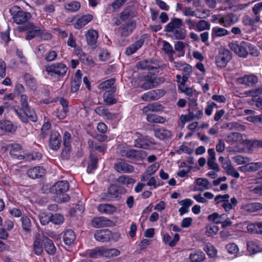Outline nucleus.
Listing matches in <instances>:
<instances>
[{
	"instance_id": "obj_13",
	"label": "nucleus",
	"mask_w": 262,
	"mask_h": 262,
	"mask_svg": "<svg viewBox=\"0 0 262 262\" xmlns=\"http://www.w3.org/2000/svg\"><path fill=\"white\" fill-rule=\"evenodd\" d=\"M136 27V21L130 20L121 25L118 29V32L122 37H126L133 32Z\"/></svg>"
},
{
	"instance_id": "obj_32",
	"label": "nucleus",
	"mask_w": 262,
	"mask_h": 262,
	"mask_svg": "<svg viewBox=\"0 0 262 262\" xmlns=\"http://www.w3.org/2000/svg\"><path fill=\"white\" fill-rule=\"evenodd\" d=\"M242 208L245 211L251 213L262 209V204L259 203H249L243 205Z\"/></svg>"
},
{
	"instance_id": "obj_22",
	"label": "nucleus",
	"mask_w": 262,
	"mask_h": 262,
	"mask_svg": "<svg viewBox=\"0 0 262 262\" xmlns=\"http://www.w3.org/2000/svg\"><path fill=\"white\" fill-rule=\"evenodd\" d=\"M42 242H43V240L40 234L38 233H36L33 243V251L36 255H41L43 252Z\"/></svg>"
},
{
	"instance_id": "obj_33",
	"label": "nucleus",
	"mask_w": 262,
	"mask_h": 262,
	"mask_svg": "<svg viewBox=\"0 0 262 262\" xmlns=\"http://www.w3.org/2000/svg\"><path fill=\"white\" fill-rule=\"evenodd\" d=\"M243 22L245 25L253 26L256 23H262V19L259 16L251 17L247 15L244 17Z\"/></svg>"
},
{
	"instance_id": "obj_51",
	"label": "nucleus",
	"mask_w": 262,
	"mask_h": 262,
	"mask_svg": "<svg viewBox=\"0 0 262 262\" xmlns=\"http://www.w3.org/2000/svg\"><path fill=\"white\" fill-rule=\"evenodd\" d=\"M21 220L23 230L26 232H30L31 227V222L30 219L27 216H24L21 217Z\"/></svg>"
},
{
	"instance_id": "obj_17",
	"label": "nucleus",
	"mask_w": 262,
	"mask_h": 262,
	"mask_svg": "<svg viewBox=\"0 0 262 262\" xmlns=\"http://www.w3.org/2000/svg\"><path fill=\"white\" fill-rule=\"evenodd\" d=\"M92 224L95 228H101L111 226L113 222L105 217L100 216L94 217L92 221Z\"/></svg>"
},
{
	"instance_id": "obj_55",
	"label": "nucleus",
	"mask_w": 262,
	"mask_h": 262,
	"mask_svg": "<svg viewBox=\"0 0 262 262\" xmlns=\"http://www.w3.org/2000/svg\"><path fill=\"white\" fill-rule=\"evenodd\" d=\"M90 161L89 163V166L87 170L90 172L91 170L95 169L97 166L98 159L96 157L91 155L90 156Z\"/></svg>"
},
{
	"instance_id": "obj_49",
	"label": "nucleus",
	"mask_w": 262,
	"mask_h": 262,
	"mask_svg": "<svg viewBox=\"0 0 262 262\" xmlns=\"http://www.w3.org/2000/svg\"><path fill=\"white\" fill-rule=\"evenodd\" d=\"M134 146L141 148H147L149 146V144L146 139L140 138L135 140Z\"/></svg>"
},
{
	"instance_id": "obj_53",
	"label": "nucleus",
	"mask_w": 262,
	"mask_h": 262,
	"mask_svg": "<svg viewBox=\"0 0 262 262\" xmlns=\"http://www.w3.org/2000/svg\"><path fill=\"white\" fill-rule=\"evenodd\" d=\"M228 34V31L224 28L214 27L212 29V36L222 37Z\"/></svg>"
},
{
	"instance_id": "obj_8",
	"label": "nucleus",
	"mask_w": 262,
	"mask_h": 262,
	"mask_svg": "<svg viewBox=\"0 0 262 262\" xmlns=\"http://www.w3.org/2000/svg\"><path fill=\"white\" fill-rule=\"evenodd\" d=\"M14 111L24 123H27L29 120L35 122L37 120L34 110L30 106L22 110L15 108Z\"/></svg>"
},
{
	"instance_id": "obj_2",
	"label": "nucleus",
	"mask_w": 262,
	"mask_h": 262,
	"mask_svg": "<svg viewBox=\"0 0 262 262\" xmlns=\"http://www.w3.org/2000/svg\"><path fill=\"white\" fill-rule=\"evenodd\" d=\"M69 189V184L67 181L56 182L50 189L51 192L55 194L60 202H66L70 200L66 192Z\"/></svg>"
},
{
	"instance_id": "obj_57",
	"label": "nucleus",
	"mask_w": 262,
	"mask_h": 262,
	"mask_svg": "<svg viewBox=\"0 0 262 262\" xmlns=\"http://www.w3.org/2000/svg\"><path fill=\"white\" fill-rule=\"evenodd\" d=\"M64 148L61 152V157L62 159L68 160L70 157L71 145H63Z\"/></svg>"
},
{
	"instance_id": "obj_52",
	"label": "nucleus",
	"mask_w": 262,
	"mask_h": 262,
	"mask_svg": "<svg viewBox=\"0 0 262 262\" xmlns=\"http://www.w3.org/2000/svg\"><path fill=\"white\" fill-rule=\"evenodd\" d=\"M102 247H100L90 250L88 252V254L91 257L97 258L98 256H102Z\"/></svg>"
},
{
	"instance_id": "obj_4",
	"label": "nucleus",
	"mask_w": 262,
	"mask_h": 262,
	"mask_svg": "<svg viewBox=\"0 0 262 262\" xmlns=\"http://www.w3.org/2000/svg\"><path fill=\"white\" fill-rule=\"evenodd\" d=\"M10 11L13 16V20L15 23L22 25V26L31 23L28 21L31 17L30 13L22 10L19 7H13Z\"/></svg>"
},
{
	"instance_id": "obj_59",
	"label": "nucleus",
	"mask_w": 262,
	"mask_h": 262,
	"mask_svg": "<svg viewBox=\"0 0 262 262\" xmlns=\"http://www.w3.org/2000/svg\"><path fill=\"white\" fill-rule=\"evenodd\" d=\"M204 250L210 257H213L216 255V250L211 245H207L205 246Z\"/></svg>"
},
{
	"instance_id": "obj_47",
	"label": "nucleus",
	"mask_w": 262,
	"mask_h": 262,
	"mask_svg": "<svg viewBox=\"0 0 262 262\" xmlns=\"http://www.w3.org/2000/svg\"><path fill=\"white\" fill-rule=\"evenodd\" d=\"M80 8V4L79 2L73 1L64 5V8L70 12H76Z\"/></svg>"
},
{
	"instance_id": "obj_20",
	"label": "nucleus",
	"mask_w": 262,
	"mask_h": 262,
	"mask_svg": "<svg viewBox=\"0 0 262 262\" xmlns=\"http://www.w3.org/2000/svg\"><path fill=\"white\" fill-rule=\"evenodd\" d=\"M114 168L119 173H132L134 170L132 165L125 162H118L115 163Z\"/></svg>"
},
{
	"instance_id": "obj_29",
	"label": "nucleus",
	"mask_w": 262,
	"mask_h": 262,
	"mask_svg": "<svg viewBox=\"0 0 262 262\" xmlns=\"http://www.w3.org/2000/svg\"><path fill=\"white\" fill-rule=\"evenodd\" d=\"M163 106L161 104L157 102H154L148 104L144 106L142 111L144 114H147L149 112H158L162 110Z\"/></svg>"
},
{
	"instance_id": "obj_58",
	"label": "nucleus",
	"mask_w": 262,
	"mask_h": 262,
	"mask_svg": "<svg viewBox=\"0 0 262 262\" xmlns=\"http://www.w3.org/2000/svg\"><path fill=\"white\" fill-rule=\"evenodd\" d=\"M51 222L54 224H60L62 223L64 221V217L63 215L58 213L51 214Z\"/></svg>"
},
{
	"instance_id": "obj_34",
	"label": "nucleus",
	"mask_w": 262,
	"mask_h": 262,
	"mask_svg": "<svg viewBox=\"0 0 262 262\" xmlns=\"http://www.w3.org/2000/svg\"><path fill=\"white\" fill-rule=\"evenodd\" d=\"M59 103L62 106V113H59V112H57L56 115L60 119H64L67 116V113L69 112V103L68 101L63 98H60Z\"/></svg>"
},
{
	"instance_id": "obj_12",
	"label": "nucleus",
	"mask_w": 262,
	"mask_h": 262,
	"mask_svg": "<svg viewBox=\"0 0 262 262\" xmlns=\"http://www.w3.org/2000/svg\"><path fill=\"white\" fill-rule=\"evenodd\" d=\"M61 142V137L59 133L56 130H52L49 137V147L54 150H57L60 147Z\"/></svg>"
},
{
	"instance_id": "obj_18",
	"label": "nucleus",
	"mask_w": 262,
	"mask_h": 262,
	"mask_svg": "<svg viewBox=\"0 0 262 262\" xmlns=\"http://www.w3.org/2000/svg\"><path fill=\"white\" fill-rule=\"evenodd\" d=\"M46 169L42 166H36L29 169L27 170V176L32 179L41 178L45 173Z\"/></svg>"
},
{
	"instance_id": "obj_6",
	"label": "nucleus",
	"mask_w": 262,
	"mask_h": 262,
	"mask_svg": "<svg viewBox=\"0 0 262 262\" xmlns=\"http://www.w3.org/2000/svg\"><path fill=\"white\" fill-rule=\"evenodd\" d=\"M251 48L253 51L251 54L255 56L258 55V52L257 49L253 47H251L248 43L242 42L240 45L236 43H230V49L234 51V52L242 57H246L248 53V49Z\"/></svg>"
},
{
	"instance_id": "obj_31",
	"label": "nucleus",
	"mask_w": 262,
	"mask_h": 262,
	"mask_svg": "<svg viewBox=\"0 0 262 262\" xmlns=\"http://www.w3.org/2000/svg\"><path fill=\"white\" fill-rule=\"evenodd\" d=\"M97 208L99 212L106 214H113L116 211V207L110 204H100Z\"/></svg>"
},
{
	"instance_id": "obj_48",
	"label": "nucleus",
	"mask_w": 262,
	"mask_h": 262,
	"mask_svg": "<svg viewBox=\"0 0 262 262\" xmlns=\"http://www.w3.org/2000/svg\"><path fill=\"white\" fill-rule=\"evenodd\" d=\"M210 24L204 20H200L197 21L196 30L201 32L206 30L210 29Z\"/></svg>"
},
{
	"instance_id": "obj_28",
	"label": "nucleus",
	"mask_w": 262,
	"mask_h": 262,
	"mask_svg": "<svg viewBox=\"0 0 262 262\" xmlns=\"http://www.w3.org/2000/svg\"><path fill=\"white\" fill-rule=\"evenodd\" d=\"M42 240L46 251L49 254H54L56 252V248L53 244L52 241L46 236H43Z\"/></svg>"
},
{
	"instance_id": "obj_14",
	"label": "nucleus",
	"mask_w": 262,
	"mask_h": 262,
	"mask_svg": "<svg viewBox=\"0 0 262 262\" xmlns=\"http://www.w3.org/2000/svg\"><path fill=\"white\" fill-rule=\"evenodd\" d=\"M229 51L224 48L220 49L218 55L216 57V63L217 67L224 68L228 62Z\"/></svg>"
},
{
	"instance_id": "obj_16",
	"label": "nucleus",
	"mask_w": 262,
	"mask_h": 262,
	"mask_svg": "<svg viewBox=\"0 0 262 262\" xmlns=\"http://www.w3.org/2000/svg\"><path fill=\"white\" fill-rule=\"evenodd\" d=\"M237 82L247 86H252L258 82V78L254 74L246 75L237 79Z\"/></svg>"
},
{
	"instance_id": "obj_3",
	"label": "nucleus",
	"mask_w": 262,
	"mask_h": 262,
	"mask_svg": "<svg viewBox=\"0 0 262 262\" xmlns=\"http://www.w3.org/2000/svg\"><path fill=\"white\" fill-rule=\"evenodd\" d=\"M18 32H22L27 31L25 35V39L30 40L37 36H41L43 35V30L35 26L33 23H28L24 26H20L17 28Z\"/></svg>"
},
{
	"instance_id": "obj_38",
	"label": "nucleus",
	"mask_w": 262,
	"mask_h": 262,
	"mask_svg": "<svg viewBox=\"0 0 262 262\" xmlns=\"http://www.w3.org/2000/svg\"><path fill=\"white\" fill-rule=\"evenodd\" d=\"M148 122L153 123H164L166 119L165 118L154 114H148L146 116Z\"/></svg>"
},
{
	"instance_id": "obj_46",
	"label": "nucleus",
	"mask_w": 262,
	"mask_h": 262,
	"mask_svg": "<svg viewBox=\"0 0 262 262\" xmlns=\"http://www.w3.org/2000/svg\"><path fill=\"white\" fill-rule=\"evenodd\" d=\"M247 246L248 251L251 254L260 252L261 250L258 244L253 241L248 242Z\"/></svg>"
},
{
	"instance_id": "obj_7",
	"label": "nucleus",
	"mask_w": 262,
	"mask_h": 262,
	"mask_svg": "<svg viewBox=\"0 0 262 262\" xmlns=\"http://www.w3.org/2000/svg\"><path fill=\"white\" fill-rule=\"evenodd\" d=\"M246 140L243 139V135L239 133L232 132L230 134V151L242 152L244 150Z\"/></svg>"
},
{
	"instance_id": "obj_56",
	"label": "nucleus",
	"mask_w": 262,
	"mask_h": 262,
	"mask_svg": "<svg viewBox=\"0 0 262 262\" xmlns=\"http://www.w3.org/2000/svg\"><path fill=\"white\" fill-rule=\"evenodd\" d=\"M238 246L234 243H230V258H235L240 256Z\"/></svg>"
},
{
	"instance_id": "obj_23",
	"label": "nucleus",
	"mask_w": 262,
	"mask_h": 262,
	"mask_svg": "<svg viewBox=\"0 0 262 262\" xmlns=\"http://www.w3.org/2000/svg\"><path fill=\"white\" fill-rule=\"evenodd\" d=\"M95 113L100 116H104L108 120H113L116 119V115L111 113L104 106H98L95 109Z\"/></svg>"
},
{
	"instance_id": "obj_62",
	"label": "nucleus",
	"mask_w": 262,
	"mask_h": 262,
	"mask_svg": "<svg viewBox=\"0 0 262 262\" xmlns=\"http://www.w3.org/2000/svg\"><path fill=\"white\" fill-rule=\"evenodd\" d=\"M182 10L183 14L186 16H196L198 18H200L196 15L195 11L190 7H185Z\"/></svg>"
},
{
	"instance_id": "obj_60",
	"label": "nucleus",
	"mask_w": 262,
	"mask_h": 262,
	"mask_svg": "<svg viewBox=\"0 0 262 262\" xmlns=\"http://www.w3.org/2000/svg\"><path fill=\"white\" fill-rule=\"evenodd\" d=\"M249 171H256L262 167V163L260 162L248 163Z\"/></svg>"
},
{
	"instance_id": "obj_40",
	"label": "nucleus",
	"mask_w": 262,
	"mask_h": 262,
	"mask_svg": "<svg viewBox=\"0 0 262 262\" xmlns=\"http://www.w3.org/2000/svg\"><path fill=\"white\" fill-rule=\"evenodd\" d=\"M120 253V251L116 249H106L102 247V256L110 258L119 255Z\"/></svg>"
},
{
	"instance_id": "obj_19",
	"label": "nucleus",
	"mask_w": 262,
	"mask_h": 262,
	"mask_svg": "<svg viewBox=\"0 0 262 262\" xmlns=\"http://www.w3.org/2000/svg\"><path fill=\"white\" fill-rule=\"evenodd\" d=\"M82 73L80 70H78L72 78L71 82V91L72 93L76 92L79 89L81 82Z\"/></svg>"
},
{
	"instance_id": "obj_61",
	"label": "nucleus",
	"mask_w": 262,
	"mask_h": 262,
	"mask_svg": "<svg viewBox=\"0 0 262 262\" xmlns=\"http://www.w3.org/2000/svg\"><path fill=\"white\" fill-rule=\"evenodd\" d=\"M40 223L42 225L48 224L49 222H51V215L47 214L46 213H41L39 215Z\"/></svg>"
},
{
	"instance_id": "obj_26",
	"label": "nucleus",
	"mask_w": 262,
	"mask_h": 262,
	"mask_svg": "<svg viewBox=\"0 0 262 262\" xmlns=\"http://www.w3.org/2000/svg\"><path fill=\"white\" fill-rule=\"evenodd\" d=\"M0 129L5 132L13 133L15 132L16 127L9 120H0Z\"/></svg>"
},
{
	"instance_id": "obj_50",
	"label": "nucleus",
	"mask_w": 262,
	"mask_h": 262,
	"mask_svg": "<svg viewBox=\"0 0 262 262\" xmlns=\"http://www.w3.org/2000/svg\"><path fill=\"white\" fill-rule=\"evenodd\" d=\"M233 162L238 165L246 164L251 161V159L248 157H244L241 155H238L232 158Z\"/></svg>"
},
{
	"instance_id": "obj_45",
	"label": "nucleus",
	"mask_w": 262,
	"mask_h": 262,
	"mask_svg": "<svg viewBox=\"0 0 262 262\" xmlns=\"http://www.w3.org/2000/svg\"><path fill=\"white\" fill-rule=\"evenodd\" d=\"M191 262H201L205 258V254L202 251H196L189 256Z\"/></svg>"
},
{
	"instance_id": "obj_37",
	"label": "nucleus",
	"mask_w": 262,
	"mask_h": 262,
	"mask_svg": "<svg viewBox=\"0 0 262 262\" xmlns=\"http://www.w3.org/2000/svg\"><path fill=\"white\" fill-rule=\"evenodd\" d=\"M115 79L111 78L101 82L98 85V89L101 91H105L107 89L111 90L113 88H116L115 85Z\"/></svg>"
},
{
	"instance_id": "obj_41",
	"label": "nucleus",
	"mask_w": 262,
	"mask_h": 262,
	"mask_svg": "<svg viewBox=\"0 0 262 262\" xmlns=\"http://www.w3.org/2000/svg\"><path fill=\"white\" fill-rule=\"evenodd\" d=\"M244 142L245 143V146L250 150L252 149L253 148L262 147V140H252L246 139V140Z\"/></svg>"
},
{
	"instance_id": "obj_1",
	"label": "nucleus",
	"mask_w": 262,
	"mask_h": 262,
	"mask_svg": "<svg viewBox=\"0 0 262 262\" xmlns=\"http://www.w3.org/2000/svg\"><path fill=\"white\" fill-rule=\"evenodd\" d=\"M164 31L168 36L175 40H183L186 36V30L183 21L179 18H172L165 26Z\"/></svg>"
},
{
	"instance_id": "obj_54",
	"label": "nucleus",
	"mask_w": 262,
	"mask_h": 262,
	"mask_svg": "<svg viewBox=\"0 0 262 262\" xmlns=\"http://www.w3.org/2000/svg\"><path fill=\"white\" fill-rule=\"evenodd\" d=\"M219 227L214 224H210L206 227V234L208 236H212L217 233Z\"/></svg>"
},
{
	"instance_id": "obj_43",
	"label": "nucleus",
	"mask_w": 262,
	"mask_h": 262,
	"mask_svg": "<svg viewBox=\"0 0 262 262\" xmlns=\"http://www.w3.org/2000/svg\"><path fill=\"white\" fill-rule=\"evenodd\" d=\"M247 229L249 232L262 234V223L250 224L247 226Z\"/></svg>"
},
{
	"instance_id": "obj_15",
	"label": "nucleus",
	"mask_w": 262,
	"mask_h": 262,
	"mask_svg": "<svg viewBox=\"0 0 262 262\" xmlns=\"http://www.w3.org/2000/svg\"><path fill=\"white\" fill-rule=\"evenodd\" d=\"M112 232L108 229L97 230L94 234V237L97 241L106 242L112 238Z\"/></svg>"
},
{
	"instance_id": "obj_42",
	"label": "nucleus",
	"mask_w": 262,
	"mask_h": 262,
	"mask_svg": "<svg viewBox=\"0 0 262 262\" xmlns=\"http://www.w3.org/2000/svg\"><path fill=\"white\" fill-rule=\"evenodd\" d=\"M157 85L155 79L151 77H146L145 81L141 84V88L144 90L153 88Z\"/></svg>"
},
{
	"instance_id": "obj_21",
	"label": "nucleus",
	"mask_w": 262,
	"mask_h": 262,
	"mask_svg": "<svg viewBox=\"0 0 262 262\" xmlns=\"http://www.w3.org/2000/svg\"><path fill=\"white\" fill-rule=\"evenodd\" d=\"M116 88H113L111 90L106 91L103 95V98L104 103L107 105H111L117 103L116 98L113 95L116 92Z\"/></svg>"
},
{
	"instance_id": "obj_27",
	"label": "nucleus",
	"mask_w": 262,
	"mask_h": 262,
	"mask_svg": "<svg viewBox=\"0 0 262 262\" xmlns=\"http://www.w3.org/2000/svg\"><path fill=\"white\" fill-rule=\"evenodd\" d=\"M93 18L91 14L83 15L78 18L74 25V27L77 29H80L88 24Z\"/></svg>"
},
{
	"instance_id": "obj_39",
	"label": "nucleus",
	"mask_w": 262,
	"mask_h": 262,
	"mask_svg": "<svg viewBox=\"0 0 262 262\" xmlns=\"http://www.w3.org/2000/svg\"><path fill=\"white\" fill-rule=\"evenodd\" d=\"M179 239V235L178 233H176L173 238L168 234H165L163 236L164 242L165 244H167L170 247L174 246Z\"/></svg>"
},
{
	"instance_id": "obj_25",
	"label": "nucleus",
	"mask_w": 262,
	"mask_h": 262,
	"mask_svg": "<svg viewBox=\"0 0 262 262\" xmlns=\"http://www.w3.org/2000/svg\"><path fill=\"white\" fill-rule=\"evenodd\" d=\"M144 43V39L143 38H140L126 48L125 54L127 56L132 55L140 49L143 46Z\"/></svg>"
},
{
	"instance_id": "obj_11",
	"label": "nucleus",
	"mask_w": 262,
	"mask_h": 262,
	"mask_svg": "<svg viewBox=\"0 0 262 262\" xmlns=\"http://www.w3.org/2000/svg\"><path fill=\"white\" fill-rule=\"evenodd\" d=\"M165 93V91L162 89L151 90L143 94L141 96V99L145 101L157 100L163 96Z\"/></svg>"
},
{
	"instance_id": "obj_30",
	"label": "nucleus",
	"mask_w": 262,
	"mask_h": 262,
	"mask_svg": "<svg viewBox=\"0 0 262 262\" xmlns=\"http://www.w3.org/2000/svg\"><path fill=\"white\" fill-rule=\"evenodd\" d=\"M22 148L21 146L18 144H13L11 145V149L10 154L11 157L18 159H23L24 156L21 155Z\"/></svg>"
},
{
	"instance_id": "obj_24",
	"label": "nucleus",
	"mask_w": 262,
	"mask_h": 262,
	"mask_svg": "<svg viewBox=\"0 0 262 262\" xmlns=\"http://www.w3.org/2000/svg\"><path fill=\"white\" fill-rule=\"evenodd\" d=\"M85 37L86 41L89 46L94 47L95 46L98 37V33L94 30H88L86 34Z\"/></svg>"
},
{
	"instance_id": "obj_5",
	"label": "nucleus",
	"mask_w": 262,
	"mask_h": 262,
	"mask_svg": "<svg viewBox=\"0 0 262 262\" xmlns=\"http://www.w3.org/2000/svg\"><path fill=\"white\" fill-rule=\"evenodd\" d=\"M45 70L49 75L60 78L66 75L68 67L62 62H58L46 66Z\"/></svg>"
},
{
	"instance_id": "obj_44",
	"label": "nucleus",
	"mask_w": 262,
	"mask_h": 262,
	"mask_svg": "<svg viewBox=\"0 0 262 262\" xmlns=\"http://www.w3.org/2000/svg\"><path fill=\"white\" fill-rule=\"evenodd\" d=\"M24 79L27 84L31 89H35L36 85V80L32 75L26 73L24 75Z\"/></svg>"
},
{
	"instance_id": "obj_10",
	"label": "nucleus",
	"mask_w": 262,
	"mask_h": 262,
	"mask_svg": "<svg viewBox=\"0 0 262 262\" xmlns=\"http://www.w3.org/2000/svg\"><path fill=\"white\" fill-rule=\"evenodd\" d=\"M120 154L132 161H137L141 158V151L128 148H118Z\"/></svg>"
},
{
	"instance_id": "obj_35",
	"label": "nucleus",
	"mask_w": 262,
	"mask_h": 262,
	"mask_svg": "<svg viewBox=\"0 0 262 262\" xmlns=\"http://www.w3.org/2000/svg\"><path fill=\"white\" fill-rule=\"evenodd\" d=\"M63 241L67 245H70L74 243L76 239L74 232L71 229L67 230L63 235Z\"/></svg>"
},
{
	"instance_id": "obj_64",
	"label": "nucleus",
	"mask_w": 262,
	"mask_h": 262,
	"mask_svg": "<svg viewBox=\"0 0 262 262\" xmlns=\"http://www.w3.org/2000/svg\"><path fill=\"white\" fill-rule=\"evenodd\" d=\"M51 124L47 122L45 123L41 129V133L40 134V137L41 138L45 139L47 136V132L51 128Z\"/></svg>"
},
{
	"instance_id": "obj_36",
	"label": "nucleus",
	"mask_w": 262,
	"mask_h": 262,
	"mask_svg": "<svg viewBox=\"0 0 262 262\" xmlns=\"http://www.w3.org/2000/svg\"><path fill=\"white\" fill-rule=\"evenodd\" d=\"M155 136L161 139L164 140L171 137V134L170 130L164 128L156 129L155 131Z\"/></svg>"
},
{
	"instance_id": "obj_9",
	"label": "nucleus",
	"mask_w": 262,
	"mask_h": 262,
	"mask_svg": "<svg viewBox=\"0 0 262 262\" xmlns=\"http://www.w3.org/2000/svg\"><path fill=\"white\" fill-rule=\"evenodd\" d=\"M136 66L138 69L150 71L155 74L159 72L158 69L161 67V63L156 59H150L138 62Z\"/></svg>"
},
{
	"instance_id": "obj_63",
	"label": "nucleus",
	"mask_w": 262,
	"mask_h": 262,
	"mask_svg": "<svg viewBox=\"0 0 262 262\" xmlns=\"http://www.w3.org/2000/svg\"><path fill=\"white\" fill-rule=\"evenodd\" d=\"M197 20L191 18H188L185 19V23L188 26L189 30H196Z\"/></svg>"
}]
</instances>
